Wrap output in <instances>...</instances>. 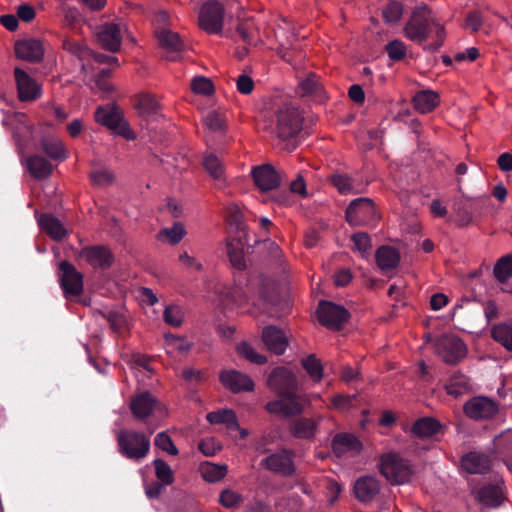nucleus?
Segmentation results:
<instances>
[{
    "label": "nucleus",
    "mask_w": 512,
    "mask_h": 512,
    "mask_svg": "<svg viewBox=\"0 0 512 512\" xmlns=\"http://www.w3.org/2000/svg\"><path fill=\"white\" fill-rule=\"evenodd\" d=\"M432 32L435 33V41L425 46L428 51H436L443 45L444 27L435 20L427 6L416 7L404 27L405 36L416 43H423L428 40Z\"/></svg>",
    "instance_id": "nucleus-1"
},
{
    "label": "nucleus",
    "mask_w": 512,
    "mask_h": 512,
    "mask_svg": "<svg viewBox=\"0 0 512 512\" xmlns=\"http://www.w3.org/2000/svg\"><path fill=\"white\" fill-rule=\"evenodd\" d=\"M303 120L297 107L285 103L275 110L270 119L265 121L263 129L282 141L292 140L302 130Z\"/></svg>",
    "instance_id": "nucleus-2"
},
{
    "label": "nucleus",
    "mask_w": 512,
    "mask_h": 512,
    "mask_svg": "<svg viewBox=\"0 0 512 512\" xmlns=\"http://www.w3.org/2000/svg\"><path fill=\"white\" fill-rule=\"evenodd\" d=\"M116 440L119 452L131 460H142L150 451V437L143 432L123 429L117 432Z\"/></svg>",
    "instance_id": "nucleus-3"
},
{
    "label": "nucleus",
    "mask_w": 512,
    "mask_h": 512,
    "mask_svg": "<svg viewBox=\"0 0 512 512\" xmlns=\"http://www.w3.org/2000/svg\"><path fill=\"white\" fill-rule=\"evenodd\" d=\"M379 469L380 473L392 485L408 482L413 473L410 463L395 452H389L381 456Z\"/></svg>",
    "instance_id": "nucleus-4"
},
{
    "label": "nucleus",
    "mask_w": 512,
    "mask_h": 512,
    "mask_svg": "<svg viewBox=\"0 0 512 512\" xmlns=\"http://www.w3.org/2000/svg\"><path fill=\"white\" fill-rule=\"evenodd\" d=\"M276 399L268 401L264 409L271 415L290 418L301 415L305 411V396L297 392L275 394Z\"/></svg>",
    "instance_id": "nucleus-5"
},
{
    "label": "nucleus",
    "mask_w": 512,
    "mask_h": 512,
    "mask_svg": "<svg viewBox=\"0 0 512 512\" xmlns=\"http://www.w3.org/2000/svg\"><path fill=\"white\" fill-rule=\"evenodd\" d=\"M94 118L97 123L127 140H134L136 138L135 133L124 120L121 109L116 106H99L95 111Z\"/></svg>",
    "instance_id": "nucleus-6"
},
{
    "label": "nucleus",
    "mask_w": 512,
    "mask_h": 512,
    "mask_svg": "<svg viewBox=\"0 0 512 512\" xmlns=\"http://www.w3.org/2000/svg\"><path fill=\"white\" fill-rule=\"evenodd\" d=\"M225 7L217 0L204 2L199 10L198 25L209 34H219L223 29Z\"/></svg>",
    "instance_id": "nucleus-7"
},
{
    "label": "nucleus",
    "mask_w": 512,
    "mask_h": 512,
    "mask_svg": "<svg viewBox=\"0 0 512 512\" xmlns=\"http://www.w3.org/2000/svg\"><path fill=\"white\" fill-rule=\"evenodd\" d=\"M435 353L448 365H455L467 355V348L460 338L442 335L435 340Z\"/></svg>",
    "instance_id": "nucleus-8"
},
{
    "label": "nucleus",
    "mask_w": 512,
    "mask_h": 512,
    "mask_svg": "<svg viewBox=\"0 0 512 512\" xmlns=\"http://www.w3.org/2000/svg\"><path fill=\"white\" fill-rule=\"evenodd\" d=\"M377 212L370 198H358L346 209V220L353 226L371 225L376 222Z\"/></svg>",
    "instance_id": "nucleus-9"
},
{
    "label": "nucleus",
    "mask_w": 512,
    "mask_h": 512,
    "mask_svg": "<svg viewBox=\"0 0 512 512\" xmlns=\"http://www.w3.org/2000/svg\"><path fill=\"white\" fill-rule=\"evenodd\" d=\"M129 407L133 416L140 421L146 420L154 411L162 416L167 415L166 408L148 391L135 394L131 398Z\"/></svg>",
    "instance_id": "nucleus-10"
},
{
    "label": "nucleus",
    "mask_w": 512,
    "mask_h": 512,
    "mask_svg": "<svg viewBox=\"0 0 512 512\" xmlns=\"http://www.w3.org/2000/svg\"><path fill=\"white\" fill-rule=\"evenodd\" d=\"M349 316V312L343 306L328 301L320 302L317 309L318 321L333 330H340Z\"/></svg>",
    "instance_id": "nucleus-11"
},
{
    "label": "nucleus",
    "mask_w": 512,
    "mask_h": 512,
    "mask_svg": "<svg viewBox=\"0 0 512 512\" xmlns=\"http://www.w3.org/2000/svg\"><path fill=\"white\" fill-rule=\"evenodd\" d=\"M60 285L65 296H79L83 292V276L68 261L59 264Z\"/></svg>",
    "instance_id": "nucleus-12"
},
{
    "label": "nucleus",
    "mask_w": 512,
    "mask_h": 512,
    "mask_svg": "<svg viewBox=\"0 0 512 512\" xmlns=\"http://www.w3.org/2000/svg\"><path fill=\"white\" fill-rule=\"evenodd\" d=\"M267 384L275 394L297 392L298 389L297 377L284 367L275 368L269 375Z\"/></svg>",
    "instance_id": "nucleus-13"
},
{
    "label": "nucleus",
    "mask_w": 512,
    "mask_h": 512,
    "mask_svg": "<svg viewBox=\"0 0 512 512\" xmlns=\"http://www.w3.org/2000/svg\"><path fill=\"white\" fill-rule=\"evenodd\" d=\"M262 467L282 476H291L295 472L293 453L281 450L273 453L261 461Z\"/></svg>",
    "instance_id": "nucleus-14"
},
{
    "label": "nucleus",
    "mask_w": 512,
    "mask_h": 512,
    "mask_svg": "<svg viewBox=\"0 0 512 512\" xmlns=\"http://www.w3.org/2000/svg\"><path fill=\"white\" fill-rule=\"evenodd\" d=\"M465 414L474 420H486L498 413V405L488 397H474L464 405Z\"/></svg>",
    "instance_id": "nucleus-15"
},
{
    "label": "nucleus",
    "mask_w": 512,
    "mask_h": 512,
    "mask_svg": "<svg viewBox=\"0 0 512 512\" xmlns=\"http://www.w3.org/2000/svg\"><path fill=\"white\" fill-rule=\"evenodd\" d=\"M221 384L232 393L252 392L254 381L247 375L237 370H223L219 374Z\"/></svg>",
    "instance_id": "nucleus-16"
},
{
    "label": "nucleus",
    "mask_w": 512,
    "mask_h": 512,
    "mask_svg": "<svg viewBox=\"0 0 512 512\" xmlns=\"http://www.w3.org/2000/svg\"><path fill=\"white\" fill-rule=\"evenodd\" d=\"M14 76L20 101L31 102L40 98V85L32 77H30L24 70L20 68H15Z\"/></svg>",
    "instance_id": "nucleus-17"
},
{
    "label": "nucleus",
    "mask_w": 512,
    "mask_h": 512,
    "mask_svg": "<svg viewBox=\"0 0 512 512\" xmlns=\"http://www.w3.org/2000/svg\"><path fill=\"white\" fill-rule=\"evenodd\" d=\"M381 490L380 481L375 476H361L353 485L355 498L364 504L375 500Z\"/></svg>",
    "instance_id": "nucleus-18"
},
{
    "label": "nucleus",
    "mask_w": 512,
    "mask_h": 512,
    "mask_svg": "<svg viewBox=\"0 0 512 512\" xmlns=\"http://www.w3.org/2000/svg\"><path fill=\"white\" fill-rule=\"evenodd\" d=\"M237 24L232 37L236 42L256 46L261 42L258 28L252 18H245L240 13L236 15Z\"/></svg>",
    "instance_id": "nucleus-19"
},
{
    "label": "nucleus",
    "mask_w": 512,
    "mask_h": 512,
    "mask_svg": "<svg viewBox=\"0 0 512 512\" xmlns=\"http://www.w3.org/2000/svg\"><path fill=\"white\" fill-rule=\"evenodd\" d=\"M97 39L102 48L117 52L122 43L121 26L116 23H105L98 28Z\"/></svg>",
    "instance_id": "nucleus-20"
},
{
    "label": "nucleus",
    "mask_w": 512,
    "mask_h": 512,
    "mask_svg": "<svg viewBox=\"0 0 512 512\" xmlns=\"http://www.w3.org/2000/svg\"><path fill=\"white\" fill-rule=\"evenodd\" d=\"M79 258L94 268L102 269L109 268L114 260L111 251L104 246L85 247L80 251Z\"/></svg>",
    "instance_id": "nucleus-21"
},
{
    "label": "nucleus",
    "mask_w": 512,
    "mask_h": 512,
    "mask_svg": "<svg viewBox=\"0 0 512 512\" xmlns=\"http://www.w3.org/2000/svg\"><path fill=\"white\" fill-rule=\"evenodd\" d=\"M251 174L255 185L262 192L276 189L280 185L278 172L269 164L254 167Z\"/></svg>",
    "instance_id": "nucleus-22"
},
{
    "label": "nucleus",
    "mask_w": 512,
    "mask_h": 512,
    "mask_svg": "<svg viewBox=\"0 0 512 512\" xmlns=\"http://www.w3.org/2000/svg\"><path fill=\"white\" fill-rule=\"evenodd\" d=\"M262 340L268 350L276 355H282L289 344L288 337L284 331L275 326H268L263 329Z\"/></svg>",
    "instance_id": "nucleus-23"
},
{
    "label": "nucleus",
    "mask_w": 512,
    "mask_h": 512,
    "mask_svg": "<svg viewBox=\"0 0 512 512\" xmlns=\"http://www.w3.org/2000/svg\"><path fill=\"white\" fill-rule=\"evenodd\" d=\"M361 449V442L351 434L339 433L332 440V450L337 457L355 456Z\"/></svg>",
    "instance_id": "nucleus-24"
},
{
    "label": "nucleus",
    "mask_w": 512,
    "mask_h": 512,
    "mask_svg": "<svg viewBox=\"0 0 512 512\" xmlns=\"http://www.w3.org/2000/svg\"><path fill=\"white\" fill-rule=\"evenodd\" d=\"M16 56L29 62H39L44 55L42 42L37 39H25L16 42Z\"/></svg>",
    "instance_id": "nucleus-25"
},
{
    "label": "nucleus",
    "mask_w": 512,
    "mask_h": 512,
    "mask_svg": "<svg viewBox=\"0 0 512 512\" xmlns=\"http://www.w3.org/2000/svg\"><path fill=\"white\" fill-rule=\"evenodd\" d=\"M322 417H300L290 425V433L297 439L312 440L316 436Z\"/></svg>",
    "instance_id": "nucleus-26"
},
{
    "label": "nucleus",
    "mask_w": 512,
    "mask_h": 512,
    "mask_svg": "<svg viewBox=\"0 0 512 512\" xmlns=\"http://www.w3.org/2000/svg\"><path fill=\"white\" fill-rule=\"evenodd\" d=\"M461 466L469 474H484L491 468V459L484 453L469 452L462 457Z\"/></svg>",
    "instance_id": "nucleus-27"
},
{
    "label": "nucleus",
    "mask_w": 512,
    "mask_h": 512,
    "mask_svg": "<svg viewBox=\"0 0 512 512\" xmlns=\"http://www.w3.org/2000/svg\"><path fill=\"white\" fill-rule=\"evenodd\" d=\"M3 123L12 126L14 137L19 145L32 138V126L23 113L8 116Z\"/></svg>",
    "instance_id": "nucleus-28"
},
{
    "label": "nucleus",
    "mask_w": 512,
    "mask_h": 512,
    "mask_svg": "<svg viewBox=\"0 0 512 512\" xmlns=\"http://www.w3.org/2000/svg\"><path fill=\"white\" fill-rule=\"evenodd\" d=\"M159 45L165 50L166 58L175 60L176 55L182 51L183 42L179 35L168 29H161L157 32Z\"/></svg>",
    "instance_id": "nucleus-29"
},
{
    "label": "nucleus",
    "mask_w": 512,
    "mask_h": 512,
    "mask_svg": "<svg viewBox=\"0 0 512 512\" xmlns=\"http://www.w3.org/2000/svg\"><path fill=\"white\" fill-rule=\"evenodd\" d=\"M24 163L31 176L38 180L48 178L53 172V165L37 154L27 157Z\"/></svg>",
    "instance_id": "nucleus-30"
},
{
    "label": "nucleus",
    "mask_w": 512,
    "mask_h": 512,
    "mask_svg": "<svg viewBox=\"0 0 512 512\" xmlns=\"http://www.w3.org/2000/svg\"><path fill=\"white\" fill-rule=\"evenodd\" d=\"M298 93L301 96H313L317 100L324 99V90L314 73H309L301 78L298 83Z\"/></svg>",
    "instance_id": "nucleus-31"
},
{
    "label": "nucleus",
    "mask_w": 512,
    "mask_h": 512,
    "mask_svg": "<svg viewBox=\"0 0 512 512\" xmlns=\"http://www.w3.org/2000/svg\"><path fill=\"white\" fill-rule=\"evenodd\" d=\"M378 267L382 271L392 270L397 267L400 261L399 252L391 246H381L375 254Z\"/></svg>",
    "instance_id": "nucleus-32"
},
{
    "label": "nucleus",
    "mask_w": 512,
    "mask_h": 512,
    "mask_svg": "<svg viewBox=\"0 0 512 512\" xmlns=\"http://www.w3.org/2000/svg\"><path fill=\"white\" fill-rule=\"evenodd\" d=\"M39 225L43 231H45L54 240L63 239L67 231L62 223L54 216L49 214H43L39 218Z\"/></svg>",
    "instance_id": "nucleus-33"
},
{
    "label": "nucleus",
    "mask_w": 512,
    "mask_h": 512,
    "mask_svg": "<svg viewBox=\"0 0 512 512\" xmlns=\"http://www.w3.org/2000/svg\"><path fill=\"white\" fill-rule=\"evenodd\" d=\"M413 104L420 113H429L439 104V95L431 90L420 91L414 96Z\"/></svg>",
    "instance_id": "nucleus-34"
},
{
    "label": "nucleus",
    "mask_w": 512,
    "mask_h": 512,
    "mask_svg": "<svg viewBox=\"0 0 512 512\" xmlns=\"http://www.w3.org/2000/svg\"><path fill=\"white\" fill-rule=\"evenodd\" d=\"M40 144L43 152L51 159L62 161L67 158V151L60 139L48 136L42 138Z\"/></svg>",
    "instance_id": "nucleus-35"
},
{
    "label": "nucleus",
    "mask_w": 512,
    "mask_h": 512,
    "mask_svg": "<svg viewBox=\"0 0 512 512\" xmlns=\"http://www.w3.org/2000/svg\"><path fill=\"white\" fill-rule=\"evenodd\" d=\"M477 499L484 506L497 507L503 500L502 488L498 484L484 486L478 491Z\"/></svg>",
    "instance_id": "nucleus-36"
},
{
    "label": "nucleus",
    "mask_w": 512,
    "mask_h": 512,
    "mask_svg": "<svg viewBox=\"0 0 512 512\" xmlns=\"http://www.w3.org/2000/svg\"><path fill=\"white\" fill-rule=\"evenodd\" d=\"M440 429V424L437 420L424 417L418 419L412 426V433L419 438H428L435 435Z\"/></svg>",
    "instance_id": "nucleus-37"
},
{
    "label": "nucleus",
    "mask_w": 512,
    "mask_h": 512,
    "mask_svg": "<svg viewBox=\"0 0 512 512\" xmlns=\"http://www.w3.org/2000/svg\"><path fill=\"white\" fill-rule=\"evenodd\" d=\"M206 419L211 424H226L228 429H239L237 416L231 409L210 412Z\"/></svg>",
    "instance_id": "nucleus-38"
},
{
    "label": "nucleus",
    "mask_w": 512,
    "mask_h": 512,
    "mask_svg": "<svg viewBox=\"0 0 512 512\" xmlns=\"http://www.w3.org/2000/svg\"><path fill=\"white\" fill-rule=\"evenodd\" d=\"M200 472L205 481L215 483L222 480L226 476L228 467L225 464L205 462L201 464Z\"/></svg>",
    "instance_id": "nucleus-39"
},
{
    "label": "nucleus",
    "mask_w": 512,
    "mask_h": 512,
    "mask_svg": "<svg viewBox=\"0 0 512 512\" xmlns=\"http://www.w3.org/2000/svg\"><path fill=\"white\" fill-rule=\"evenodd\" d=\"M203 166L214 180L222 184L225 182V168L217 156L213 154L206 155L203 159Z\"/></svg>",
    "instance_id": "nucleus-40"
},
{
    "label": "nucleus",
    "mask_w": 512,
    "mask_h": 512,
    "mask_svg": "<svg viewBox=\"0 0 512 512\" xmlns=\"http://www.w3.org/2000/svg\"><path fill=\"white\" fill-rule=\"evenodd\" d=\"M227 255L231 264L237 269L245 268L243 244L239 240H231L226 243Z\"/></svg>",
    "instance_id": "nucleus-41"
},
{
    "label": "nucleus",
    "mask_w": 512,
    "mask_h": 512,
    "mask_svg": "<svg viewBox=\"0 0 512 512\" xmlns=\"http://www.w3.org/2000/svg\"><path fill=\"white\" fill-rule=\"evenodd\" d=\"M492 338L500 343L508 351H512V327L505 323L493 326L491 330Z\"/></svg>",
    "instance_id": "nucleus-42"
},
{
    "label": "nucleus",
    "mask_w": 512,
    "mask_h": 512,
    "mask_svg": "<svg viewBox=\"0 0 512 512\" xmlns=\"http://www.w3.org/2000/svg\"><path fill=\"white\" fill-rule=\"evenodd\" d=\"M204 126L214 133H223L226 130V118L223 112L213 110L203 118Z\"/></svg>",
    "instance_id": "nucleus-43"
},
{
    "label": "nucleus",
    "mask_w": 512,
    "mask_h": 512,
    "mask_svg": "<svg viewBox=\"0 0 512 512\" xmlns=\"http://www.w3.org/2000/svg\"><path fill=\"white\" fill-rule=\"evenodd\" d=\"M496 452L503 458H512V429L502 432L494 440Z\"/></svg>",
    "instance_id": "nucleus-44"
},
{
    "label": "nucleus",
    "mask_w": 512,
    "mask_h": 512,
    "mask_svg": "<svg viewBox=\"0 0 512 512\" xmlns=\"http://www.w3.org/2000/svg\"><path fill=\"white\" fill-rule=\"evenodd\" d=\"M302 366L314 382H319L323 377V366L319 359L315 355L311 354L304 358Z\"/></svg>",
    "instance_id": "nucleus-45"
},
{
    "label": "nucleus",
    "mask_w": 512,
    "mask_h": 512,
    "mask_svg": "<svg viewBox=\"0 0 512 512\" xmlns=\"http://www.w3.org/2000/svg\"><path fill=\"white\" fill-rule=\"evenodd\" d=\"M494 276L501 283H505L512 276V255L504 256L497 261Z\"/></svg>",
    "instance_id": "nucleus-46"
},
{
    "label": "nucleus",
    "mask_w": 512,
    "mask_h": 512,
    "mask_svg": "<svg viewBox=\"0 0 512 512\" xmlns=\"http://www.w3.org/2000/svg\"><path fill=\"white\" fill-rule=\"evenodd\" d=\"M185 235L186 230L184 225L180 222H177L172 227L161 230L158 234V237L159 239L164 237L170 244L176 245L184 238Z\"/></svg>",
    "instance_id": "nucleus-47"
},
{
    "label": "nucleus",
    "mask_w": 512,
    "mask_h": 512,
    "mask_svg": "<svg viewBox=\"0 0 512 512\" xmlns=\"http://www.w3.org/2000/svg\"><path fill=\"white\" fill-rule=\"evenodd\" d=\"M155 474L157 479L162 485H171L174 482V475L171 467L162 459H155L153 461Z\"/></svg>",
    "instance_id": "nucleus-48"
},
{
    "label": "nucleus",
    "mask_w": 512,
    "mask_h": 512,
    "mask_svg": "<svg viewBox=\"0 0 512 512\" xmlns=\"http://www.w3.org/2000/svg\"><path fill=\"white\" fill-rule=\"evenodd\" d=\"M239 355L250 361L251 363L263 365L267 362V358L256 352V350L248 343L242 342L236 348Z\"/></svg>",
    "instance_id": "nucleus-49"
},
{
    "label": "nucleus",
    "mask_w": 512,
    "mask_h": 512,
    "mask_svg": "<svg viewBox=\"0 0 512 512\" xmlns=\"http://www.w3.org/2000/svg\"><path fill=\"white\" fill-rule=\"evenodd\" d=\"M219 502L225 508L235 509L242 504L243 497L239 492L227 488L220 493Z\"/></svg>",
    "instance_id": "nucleus-50"
},
{
    "label": "nucleus",
    "mask_w": 512,
    "mask_h": 512,
    "mask_svg": "<svg viewBox=\"0 0 512 512\" xmlns=\"http://www.w3.org/2000/svg\"><path fill=\"white\" fill-rule=\"evenodd\" d=\"M137 109L141 114L149 116L160 109V104L155 96L146 94L139 97Z\"/></svg>",
    "instance_id": "nucleus-51"
},
{
    "label": "nucleus",
    "mask_w": 512,
    "mask_h": 512,
    "mask_svg": "<svg viewBox=\"0 0 512 512\" xmlns=\"http://www.w3.org/2000/svg\"><path fill=\"white\" fill-rule=\"evenodd\" d=\"M190 86L194 93L204 96H210L215 91V87L212 81L204 76L194 77Z\"/></svg>",
    "instance_id": "nucleus-52"
},
{
    "label": "nucleus",
    "mask_w": 512,
    "mask_h": 512,
    "mask_svg": "<svg viewBox=\"0 0 512 512\" xmlns=\"http://www.w3.org/2000/svg\"><path fill=\"white\" fill-rule=\"evenodd\" d=\"M332 185L341 194H348L353 190V181L347 174L334 173L330 176Z\"/></svg>",
    "instance_id": "nucleus-53"
},
{
    "label": "nucleus",
    "mask_w": 512,
    "mask_h": 512,
    "mask_svg": "<svg viewBox=\"0 0 512 512\" xmlns=\"http://www.w3.org/2000/svg\"><path fill=\"white\" fill-rule=\"evenodd\" d=\"M165 323L173 327H179L183 323V311L177 305H169L165 308L163 313Z\"/></svg>",
    "instance_id": "nucleus-54"
},
{
    "label": "nucleus",
    "mask_w": 512,
    "mask_h": 512,
    "mask_svg": "<svg viewBox=\"0 0 512 512\" xmlns=\"http://www.w3.org/2000/svg\"><path fill=\"white\" fill-rule=\"evenodd\" d=\"M154 444L156 447L170 455L176 456L179 454V450L174 445L171 437L165 432H160L155 436Z\"/></svg>",
    "instance_id": "nucleus-55"
},
{
    "label": "nucleus",
    "mask_w": 512,
    "mask_h": 512,
    "mask_svg": "<svg viewBox=\"0 0 512 512\" xmlns=\"http://www.w3.org/2000/svg\"><path fill=\"white\" fill-rule=\"evenodd\" d=\"M167 351L169 353L178 351V352H187L191 345L184 338L174 336L172 334L165 335Z\"/></svg>",
    "instance_id": "nucleus-56"
},
{
    "label": "nucleus",
    "mask_w": 512,
    "mask_h": 512,
    "mask_svg": "<svg viewBox=\"0 0 512 512\" xmlns=\"http://www.w3.org/2000/svg\"><path fill=\"white\" fill-rule=\"evenodd\" d=\"M386 52L391 60L400 61L406 56L407 48L402 41L393 40L386 45Z\"/></svg>",
    "instance_id": "nucleus-57"
},
{
    "label": "nucleus",
    "mask_w": 512,
    "mask_h": 512,
    "mask_svg": "<svg viewBox=\"0 0 512 512\" xmlns=\"http://www.w3.org/2000/svg\"><path fill=\"white\" fill-rule=\"evenodd\" d=\"M90 179L94 185L108 186L113 183L114 174L108 169H99L91 172Z\"/></svg>",
    "instance_id": "nucleus-58"
},
{
    "label": "nucleus",
    "mask_w": 512,
    "mask_h": 512,
    "mask_svg": "<svg viewBox=\"0 0 512 512\" xmlns=\"http://www.w3.org/2000/svg\"><path fill=\"white\" fill-rule=\"evenodd\" d=\"M403 14V7L398 2H389L383 9V17L386 22L395 23Z\"/></svg>",
    "instance_id": "nucleus-59"
},
{
    "label": "nucleus",
    "mask_w": 512,
    "mask_h": 512,
    "mask_svg": "<svg viewBox=\"0 0 512 512\" xmlns=\"http://www.w3.org/2000/svg\"><path fill=\"white\" fill-rule=\"evenodd\" d=\"M354 248L361 253L362 256L368 253L371 249V240L368 234L360 232L354 234L352 237Z\"/></svg>",
    "instance_id": "nucleus-60"
},
{
    "label": "nucleus",
    "mask_w": 512,
    "mask_h": 512,
    "mask_svg": "<svg viewBox=\"0 0 512 512\" xmlns=\"http://www.w3.org/2000/svg\"><path fill=\"white\" fill-rule=\"evenodd\" d=\"M198 448L205 456H214L218 451L221 450L219 442L214 438L203 439L199 443Z\"/></svg>",
    "instance_id": "nucleus-61"
},
{
    "label": "nucleus",
    "mask_w": 512,
    "mask_h": 512,
    "mask_svg": "<svg viewBox=\"0 0 512 512\" xmlns=\"http://www.w3.org/2000/svg\"><path fill=\"white\" fill-rule=\"evenodd\" d=\"M110 324V327L115 332H121L126 326V319L123 315L110 311L104 315Z\"/></svg>",
    "instance_id": "nucleus-62"
},
{
    "label": "nucleus",
    "mask_w": 512,
    "mask_h": 512,
    "mask_svg": "<svg viewBox=\"0 0 512 512\" xmlns=\"http://www.w3.org/2000/svg\"><path fill=\"white\" fill-rule=\"evenodd\" d=\"M326 491L328 504L334 505V503L338 500V497L342 491V487L337 481L329 479L326 484Z\"/></svg>",
    "instance_id": "nucleus-63"
},
{
    "label": "nucleus",
    "mask_w": 512,
    "mask_h": 512,
    "mask_svg": "<svg viewBox=\"0 0 512 512\" xmlns=\"http://www.w3.org/2000/svg\"><path fill=\"white\" fill-rule=\"evenodd\" d=\"M236 86L240 93L248 95L254 89V81L250 76L242 74L237 78Z\"/></svg>",
    "instance_id": "nucleus-64"
}]
</instances>
